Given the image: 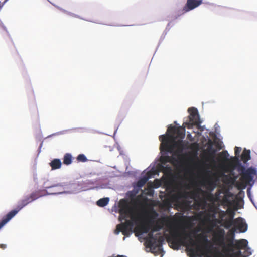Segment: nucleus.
<instances>
[{"label": "nucleus", "mask_w": 257, "mask_h": 257, "mask_svg": "<svg viewBox=\"0 0 257 257\" xmlns=\"http://www.w3.org/2000/svg\"><path fill=\"white\" fill-rule=\"evenodd\" d=\"M232 174H233V175H235V178H234L235 180H236V179H238V175L235 174V173L234 172V170H232Z\"/></svg>", "instance_id": "nucleus-38"}, {"label": "nucleus", "mask_w": 257, "mask_h": 257, "mask_svg": "<svg viewBox=\"0 0 257 257\" xmlns=\"http://www.w3.org/2000/svg\"><path fill=\"white\" fill-rule=\"evenodd\" d=\"M208 172H209V173H210V174L212 173L211 171L210 170H209V169H208Z\"/></svg>", "instance_id": "nucleus-44"}, {"label": "nucleus", "mask_w": 257, "mask_h": 257, "mask_svg": "<svg viewBox=\"0 0 257 257\" xmlns=\"http://www.w3.org/2000/svg\"><path fill=\"white\" fill-rule=\"evenodd\" d=\"M248 229V225L245 220L243 218H240V221L239 222V228H234L231 231V239L232 242H236L239 243L240 240H236L235 233H245L247 231Z\"/></svg>", "instance_id": "nucleus-7"}, {"label": "nucleus", "mask_w": 257, "mask_h": 257, "mask_svg": "<svg viewBox=\"0 0 257 257\" xmlns=\"http://www.w3.org/2000/svg\"><path fill=\"white\" fill-rule=\"evenodd\" d=\"M7 247V245L5 244H0V248L5 249Z\"/></svg>", "instance_id": "nucleus-37"}, {"label": "nucleus", "mask_w": 257, "mask_h": 257, "mask_svg": "<svg viewBox=\"0 0 257 257\" xmlns=\"http://www.w3.org/2000/svg\"><path fill=\"white\" fill-rule=\"evenodd\" d=\"M214 129H215V133H214V137L216 138V135L217 134L218 137H221L220 134V126L218 125V124L216 123L214 125Z\"/></svg>", "instance_id": "nucleus-28"}, {"label": "nucleus", "mask_w": 257, "mask_h": 257, "mask_svg": "<svg viewBox=\"0 0 257 257\" xmlns=\"http://www.w3.org/2000/svg\"><path fill=\"white\" fill-rule=\"evenodd\" d=\"M62 183H65V184H73V182H61V183H57V184H53V185H49L48 186H46V188H54V192H65V191H69V189H67V188H64V187H62L60 185V184H62Z\"/></svg>", "instance_id": "nucleus-14"}, {"label": "nucleus", "mask_w": 257, "mask_h": 257, "mask_svg": "<svg viewBox=\"0 0 257 257\" xmlns=\"http://www.w3.org/2000/svg\"><path fill=\"white\" fill-rule=\"evenodd\" d=\"M20 210L16 207L11 210L6 215H5L0 221V227H3L6 224L10 221Z\"/></svg>", "instance_id": "nucleus-13"}, {"label": "nucleus", "mask_w": 257, "mask_h": 257, "mask_svg": "<svg viewBox=\"0 0 257 257\" xmlns=\"http://www.w3.org/2000/svg\"><path fill=\"white\" fill-rule=\"evenodd\" d=\"M251 159V155L248 153L247 159L245 161V162L243 163L241 162V161L237 158V164L235 166V170L241 175H244L245 176H252L254 178L256 177L257 179V168L254 166H249V163L248 161Z\"/></svg>", "instance_id": "nucleus-5"}, {"label": "nucleus", "mask_w": 257, "mask_h": 257, "mask_svg": "<svg viewBox=\"0 0 257 257\" xmlns=\"http://www.w3.org/2000/svg\"><path fill=\"white\" fill-rule=\"evenodd\" d=\"M188 112L189 113V116L184 118L183 125L184 127L192 128L196 125V127L193 130L196 136L197 137L201 136L203 142L210 141V138L208 134V129L206 128L205 125H201L202 121L200 117L198 109L194 107H192L188 108Z\"/></svg>", "instance_id": "nucleus-2"}, {"label": "nucleus", "mask_w": 257, "mask_h": 257, "mask_svg": "<svg viewBox=\"0 0 257 257\" xmlns=\"http://www.w3.org/2000/svg\"><path fill=\"white\" fill-rule=\"evenodd\" d=\"M241 244L240 243L237 244V250H236V254L237 256L235 257H244V254L242 251V249L240 248ZM232 257H235V256H233Z\"/></svg>", "instance_id": "nucleus-21"}, {"label": "nucleus", "mask_w": 257, "mask_h": 257, "mask_svg": "<svg viewBox=\"0 0 257 257\" xmlns=\"http://www.w3.org/2000/svg\"><path fill=\"white\" fill-rule=\"evenodd\" d=\"M216 140L218 141V144L217 145L219 147L218 150H220L221 149H224L225 147L224 145L223 144V142L221 141V139H222V137H218L217 135H216Z\"/></svg>", "instance_id": "nucleus-20"}, {"label": "nucleus", "mask_w": 257, "mask_h": 257, "mask_svg": "<svg viewBox=\"0 0 257 257\" xmlns=\"http://www.w3.org/2000/svg\"><path fill=\"white\" fill-rule=\"evenodd\" d=\"M174 123L179 126V124L177 123V121H175Z\"/></svg>", "instance_id": "nucleus-45"}, {"label": "nucleus", "mask_w": 257, "mask_h": 257, "mask_svg": "<svg viewBox=\"0 0 257 257\" xmlns=\"http://www.w3.org/2000/svg\"><path fill=\"white\" fill-rule=\"evenodd\" d=\"M0 27L2 28L4 30L6 31L7 33L8 32L6 26L4 25V24L2 23V22L0 21Z\"/></svg>", "instance_id": "nucleus-34"}, {"label": "nucleus", "mask_w": 257, "mask_h": 257, "mask_svg": "<svg viewBox=\"0 0 257 257\" xmlns=\"http://www.w3.org/2000/svg\"><path fill=\"white\" fill-rule=\"evenodd\" d=\"M9 0H5V1L4 2V4H5L6 3H7Z\"/></svg>", "instance_id": "nucleus-46"}, {"label": "nucleus", "mask_w": 257, "mask_h": 257, "mask_svg": "<svg viewBox=\"0 0 257 257\" xmlns=\"http://www.w3.org/2000/svg\"><path fill=\"white\" fill-rule=\"evenodd\" d=\"M240 218L234 219V216L232 217V220L225 225V228L227 230H230L231 231L234 228H239V222L240 221Z\"/></svg>", "instance_id": "nucleus-15"}, {"label": "nucleus", "mask_w": 257, "mask_h": 257, "mask_svg": "<svg viewBox=\"0 0 257 257\" xmlns=\"http://www.w3.org/2000/svg\"><path fill=\"white\" fill-rule=\"evenodd\" d=\"M50 166L51 167L52 170H56L61 168L62 162L60 159H54L50 163Z\"/></svg>", "instance_id": "nucleus-16"}, {"label": "nucleus", "mask_w": 257, "mask_h": 257, "mask_svg": "<svg viewBox=\"0 0 257 257\" xmlns=\"http://www.w3.org/2000/svg\"><path fill=\"white\" fill-rule=\"evenodd\" d=\"M42 145H43V142H42L40 145V146L39 147V149H38V151H39V153L41 151V148L42 147Z\"/></svg>", "instance_id": "nucleus-39"}, {"label": "nucleus", "mask_w": 257, "mask_h": 257, "mask_svg": "<svg viewBox=\"0 0 257 257\" xmlns=\"http://www.w3.org/2000/svg\"><path fill=\"white\" fill-rule=\"evenodd\" d=\"M174 127L172 124L168 126L165 134L159 136L161 142L160 149L161 156L157 158L150 166L145 170L146 175H143L137 180L144 186L150 178L159 176L160 171H168L171 170V165H175L178 163L182 153L185 150L186 146L183 138L178 141L171 133Z\"/></svg>", "instance_id": "nucleus-1"}, {"label": "nucleus", "mask_w": 257, "mask_h": 257, "mask_svg": "<svg viewBox=\"0 0 257 257\" xmlns=\"http://www.w3.org/2000/svg\"><path fill=\"white\" fill-rule=\"evenodd\" d=\"M76 159L78 162H85L88 160L86 156L83 154H79L77 156Z\"/></svg>", "instance_id": "nucleus-23"}, {"label": "nucleus", "mask_w": 257, "mask_h": 257, "mask_svg": "<svg viewBox=\"0 0 257 257\" xmlns=\"http://www.w3.org/2000/svg\"><path fill=\"white\" fill-rule=\"evenodd\" d=\"M148 232H149V230L146 229L145 230L142 232L140 234H139L138 233H136L135 236L138 238L139 240H140V238H142V236L145 234H148Z\"/></svg>", "instance_id": "nucleus-30"}, {"label": "nucleus", "mask_w": 257, "mask_h": 257, "mask_svg": "<svg viewBox=\"0 0 257 257\" xmlns=\"http://www.w3.org/2000/svg\"><path fill=\"white\" fill-rule=\"evenodd\" d=\"M123 234L127 237V235L128 234V231L126 232L125 234Z\"/></svg>", "instance_id": "nucleus-41"}, {"label": "nucleus", "mask_w": 257, "mask_h": 257, "mask_svg": "<svg viewBox=\"0 0 257 257\" xmlns=\"http://www.w3.org/2000/svg\"><path fill=\"white\" fill-rule=\"evenodd\" d=\"M245 188H246V186H244L243 187V189H245Z\"/></svg>", "instance_id": "nucleus-48"}, {"label": "nucleus", "mask_w": 257, "mask_h": 257, "mask_svg": "<svg viewBox=\"0 0 257 257\" xmlns=\"http://www.w3.org/2000/svg\"><path fill=\"white\" fill-rule=\"evenodd\" d=\"M117 128H118V127H117V128H116V129L115 130V131H114V135H115V134L116 133V132H117Z\"/></svg>", "instance_id": "nucleus-43"}, {"label": "nucleus", "mask_w": 257, "mask_h": 257, "mask_svg": "<svg viewBox=\"0 0 257 257\" xmlns=\"http://www.w3.org/2000/svg\"><path fill=\"white\" fill-rule=\"evenodd\" d=\"M100 179L96 178L95 179H88L84 181H79L76 183L73 182V184H60L59 185L64 187V188L69 189L68 192L69 194H76L81 191H86L94 188H104L105 185H100L99 183Z\"/></svg>", "instance_id": "nucleus-3"}, {"label": "nucleus", "mask_w": 257, "mask_h": 257, "mask_svg": "<svg viewBox=\"0 0 257 257\" xmlns=\"http://www.w3.org/2000/svg\"><path fill=\"white\" fill-rule=\"evenodd\" d=\"M71 130H70V129L63 130V131H61L58 132H56L55 133H54V134H52L51 136L63 135V134H65L67 132H70ZM50 136H51V135Z\"/></svg>", "instance_id": "nucleus-31"}, {"label": "nucleus", "mask_w": 257, "mask_h": 257, "mask_svg": "<svg viewBox=\"0 0 257 257\" xmlns=\"http://www.w3.org/2000/svg\"><path fill=\"white\" fill-rule=\"evenodd\" d=\"M137 194V193H136L135 190L133 189L132 190L128 191L126 193V196L129 198H133Z\"/></svg>", "instance_id": "nucleus-26"}, {"label": "nucleus", "mask_w": 257, "mask_h": 257, "mask_svg": "<svg viewBox=\"0 0 257 257\" xmlns=\"http://www.w3.org/2000/svg\"><path fill=\"white\" fill-rule=\"evenodd\" d=\"M44 183L43 184V187L44 188V189L42 190H38V191L36 192V196H39V198L40 197H43V196H47V195H59V194H69V193L68 192L69 191H65V192H49L47 191V188H46V187L47 186L46 185V181H47V180H45L44 179ZM49 188H48V189H49Z\"/></svg>", "instance_id": "nucleus-11"}, {"label": "nucleus", "mask_w": 257, "mask_h": 257, "mask_svg": "<svg viewBox=\"0 0 257 257\" xmlns=\"http://www.w3.org/2000/svg\"><path fill=\"white\" fill-rule=\"evenodd\" d=\"M33 180L36 184L38 183V179L37 178V174L36 171L33 172Z\"/></svg>", "instance_id": "nucleus-32"}, {"label": "nucleus", "mask_w": 257, "mask_h": 257, "mask_svg": "<svg viewBox=\"0 0 257 257\" xmlns=\"http://www.w3.org/2000/svg\"><path fill=\"white\" fill-rule=\"evenodd\" d=\"M5 5V4H4V2L3 3V4L2 5H1L0 6V8H2V7Z\"/></svg>", "instance_id": "nucleus-42"}, {"label": "nucleus", "mask_w": 257, "mask_h": 257, "mask_svg": "<svg viewBox=\"0 0 257 257\" xmlns=\"http://www.w3.org/2000/svg\"><path fill=\"white\" fill-rule=\"evenodd\" d=\"M187 133V138L191 140V141H194V138L192 137L191 133L189 132H188Z\"/></svg>", "instance_id": "nucleus-33"}, {"label": "nucleus", "mask_w": 257, "mask_h": 257, "mask_svg": "<svg viewBox=\"0 0 257 257\" xmlns=\"http://www.w3.org/2000/svg\"><path fill=\"white\" fill-rule=\"evenodd\" d=\"M159 230L160 229H158V230H154L150 233V238L148 241V247L149 248L151 252H153L155 251L157 248L158 247V244H160V245L159 247V249L162 251L161 257H163L165 253V251L162 248V245L164 242V240L163 237H161L158 240L157 235H154V233L156 231Z\"/></svg>", "instance_id": "nucleus-6"}, {"label": "nucleus", "mask_w": 257, "mask_h": 257, "mask_svg": "<svg viewBox=\"0 0 257 257\" xmlns=\"http://www.w3.org/2000/svg\"><path fill=\"white\" fill-rule=\"evenodd\" d=\"M72 155L71 154L66 153L63 158V163L66 165H70L72 162Z\"/></svg>", "instance_id": "nucleus-18"}, {"label": "nucleus", "mask_w": 257, "mask_h": 257, "mask_svg": "<svg viewBox=\"0 0 257 257\" xmlns=\"http://www.w3.org/2000/svg\"><path fill=\"white\" fill-rule=\"evenodd\" d=\"M133 190H135L136 193L138 194L140 191L142 189L143 186L142 184L139 182L138 181L134 182L132 184Z\"/></svg>", "instance_id": "nucleus-19"}, {"label": "nucleus", "mask_w": 257, "mask_h": 257, "mask_svg": "<svg viewBox=\"0 0 257 257\" xmlns=\"http://www.w3.org/2000/svg\"><path fill=\"white\" fill-rule=\"evenodd\" d=\"M213 161H214L215 165H217V163H218V161H217V160H216V159L215 158V157L213 158Z\"/></svg>", "instance_id": "nucleus-40"}, {"label": "nucleus", "mask_w": 257, "mask_h": 257, "mask_svg": "<svg viewBox=\"0 0 257 257\" xmlns=\"http://www.w3.org/2000/svg\"><path fill=\"white\" fill-rule=\"evenodd\" d=\"M56 7L58 8L61 11H62L63 12L65 13H66V14H68V15H70L71 16L79 18V17L78 15H76V14H74L73 13L68 12V11H66V10H64V9L59 7L57 6Z\"/></svg>", "instance_id": "nucleus-29"}, {"label": "nucleus", "mask_w": 257, "mask_h": 257, "mask_svg": "<svg viewBox=\"0 0 257 257\" xmlns=\"http://www.w3.org/2000/svg\"><path fill=\"white\" fill-rule=\"evenodd\" d=\"M125 238H126V237L124 236L123 238V240H125Z\"/></svg>", "instance_id": "nucleus-47"}, {"label": "nucleus", "mask_w": 257, "mask_h": 257, "mask_svg": "<svg viewBox=\"0 0 257 257\" xmlns=\"http://www.w3.org/2000/svg\"><path fill=\"white\" fill-rule=\"evenodd\" d=\"M171 23H172V22H169L168 24V25H167V27H166V28L164 33L163 34V35L161 37L160 41H162L163 40V39L164 38V37H165V35H166L167 32L170 29V25H171Z\"/></svg>", "instance_id": "nucleus-27"}, {"label": "nucleus", "mask_w": 257, "mask_h": 257, "mask_svg": "<svg viewBox=\"0 0 257 257\" xmlns=\"http://www.w3.org/2000/svg\"><path fill=\"white\" fill-rule=\"evenodd\" d=\"M216 187V183L212 181H210L209 184V190L211 193H212L213 192Z\"/></svg>", "instance_id": "nucleus-24"}, {"label": "nucleus", "mask_w": 257, "mask_h": 257, "mask_svg": "<svg viewBox=\"0 0 257 257\" xmlns=\"http://www.w3.org/2000/svg\"><path fill=\"white\" fill-rule=\"evenodd\" d=\"M203 240H204V241L205 242V243H209L210 242V240L209 239V237L207 235H205L204 238H203Z\"/></svg>", "instance_id": "nucleus-36"}, {"label": "nucleus", "mask_w": 257, "mask_h": 257, "mask_svg": "<svg viewBox=\"0 0 257 257\" xmlns=\"http://www.w3.org/2000/svg\"><path fill=\"white\" fill-rule=\"evenodd\" d=\"M40 196H36V192H33L29 195H26L20 200L16 207L20 211L29 203L39 198Z\"/></svg>", "instance_id": "nucleus-9"}, {"label": "nucleus", "mask_w": 257, "mask_h": 257, "mask_svg": "<svg viewBox=\"0 0 257 257\" xmlns=\"http://www.w3.org/2000/svg\"><path fill=\"white\" fill-rule=\"evenodd\" d=\"M138 224V220L134 219L132 220L128 221L125 225L122 231V234H125L126 232L128 231V234L127 237H129L133 233L135 232V229Z\"/></svg>", "instance_id": "nucleus-12"}, {"label": "nucleus", "mask_w": 257, "mask_h": 257, "mask_svg": "<svg viewBox=\"0 0 257 257\" xmlns=\"http://www.w3.org/2000/svg\"><path fill=\"white\" fill-rule=\"evenodd\" d=\"M202 3V0H187L183 8L178 11L177 16L179 17L186 12L194 9Z\"/></svg>", "instance_id": "nucleus-8"}, {"label": "nucleus", "mask_w": 257, "mask_h": 257, "mask_svg": "<svg viewBox=\"0 0 257 257\" xmlns=\"http://www.w3.org/2000/svg\"><path fill=\"white\" fill-rule=\"evenodd\" d=\"M118 227V225L117 226V228L114 231V233L116 235H118L119 234V233L120 232V230Z\"/></svg>", "instance_id": "nucleus-35"}, {"label": "nucleus", "mask_w": 257, "mask_h": 257, "mask_svg": "<svg viewBox=\"0 0 257 257\" xmlns=\"http://www.w3.org/2000/svg\"><path fill=\"white\" fill-rule=\"evenodd\" d=\"M157 235H160V233H158Z\"/></svg>", "instance_id": "nucleus-50"}, {"label": "nucleus", "mask_w": 257, "mask_h": 257, "mask_svg": "<svg viewBox=\"0 0 257 257\" xmlns=\"http://www.w3.org/2000/svg\"><path fill=\"white\" fill-rule=\"evenodd\" d=\"M109 201V197H103L96 201V205L101 207H104L106 206Z\"/></svg>", "instance_id": "nucleus-17"}, {"label": "nucleus", "mask_w": 257, "mask_h": 257, "mask_svg": "<svg viewBox=\"0 0 257 257\" xmlns=\"http://www.w3.org/2000/svg\"><path fill=\"white\" fill-rule=\"evenodd\" d=\"M247 196H248L249 200H250V201L253 204L254 206L257 209V206H256V205L253 200V198H252L250 188L247 189Z\"/></svg>", "instance_id": "nucleus-25"}, {"label": "nucleus", "mask_w": 257, "mask_h": 257, "mask_svg": "<svg viewBox=\"0 0 257 257\" xmlns=\"http://www.w3.org/2000/svg\"><path fill=\"white\" fill-rule=\"evenodd\" d=\"M249 177V180L248 181V187L247 188H250V190H251L252 187L255 184V182L256 181V180L254 179L253 177L252 176H248Z\"/></svg>", "instance_id": "nucleus-22"}, {"label": "nucleus", "mask_w": 257, "mask_h": 257, "mask_svg": "<svg viewBox=\"0 0 257 257\" xmlns=\"http://www.w3.org/2000/svg\"><path fill=\"white\" fill-rule=\"evenodd\" d=\"M191 242L192 239L189 241L187 237H184L180 241V246L183 245L187 249L189 250L190 257H202V255H200L199 253L191 246Z\"/></svg>", "instance_id": "nucleus-10"}, {"label": "nucleus", "mask_w": 257, "mask_h": 257, "mask_svg": "<svg viewBox=\"0 0 257 257\" xmlns=\"http://www.w3.org/2000/svg\"><path fill=\"white\" fill-rule=\"evenodd\" d=\"M241 150L242 148L241 147L236 146L234 148V152L235 154V156L234 157L230 156L227 150H223L220 153V155L222 156L223 160L220 164V165L223 168H226L228 164L229 160H231L234 162L233 165V170H235V166L237 164V158H238L241 161V162L244 163L246 159H247L248 153L250 155V150H247L245 148L242 153L240 154Z\"/></svg>", "instance_id": "nucleus-4"}, {"label": "nucleus", "mask_w": 257, "mask_h": 257, "mask_svg": "<svg viewBox=\"0 0 257 257\" xmlns=\"http://www.w3.org/2000/svg\"><path fill=\"white\" fill-rule=\"evenodd\" d=\"M241 193H242L243 194H244V191H241Z\"/></svg>", "instance_id": "nucleus-49"}, {"label": "nucleus", "mask_w": 257, "mask_h": 257, "mask_svg": "<svg viewBox=\"0 0 257 257\" xmlns=\"http://www.w3.org/2000/svg\"><path fill=\"white\" fill-rule=\"evenodd\" d=\"M2 227H0V229L2 228Z\"/></svg>", "instance_id": "nucleus-51"}]
</instances>
